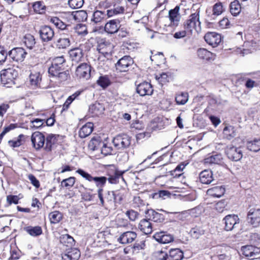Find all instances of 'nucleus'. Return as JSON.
<instances>
[{
    "label": "nucleus",
    "instance_id": "72a5a7b5",
    "mask_svg": "<svg viewBox=\"0 0 260 260\" xmlns=\"http://www.w3.org/2000/svg\"><path fill=\"white\" fill-rule=\"evenodd\" d=\"M223 137L228 140H231L236 135V133L233 126L229 125L225 126L223 131Z\"/></svg>",
    "mask_w": 260,
    "mask_h": 260
},
{
    "label": "nucleus",
    "instance_id": "5fc2aeb1",
    "mask_svg": "<svg viewBox=\"0 0 260 260\" xmlns=\"http://www.w3.org/2000/svg\"><path fill=\"white\" fill-rule=\"evenodd\" d=\"M75 31L79 35H86L87 34V29L85 25L78 24L74 27Z\"/></svg>",
    "mask_w": 260,
    "mask_h": 260
},
{
    "label": "nucleus",
    "instance_id": "bf43d9fd",
    "mask_svg": "<svg viewBox=\"0 0 260 260\" xmlns=\"http://www.w3.org/2000/svg\"><path fill=\"white\" fill-rule=\"evenodd\" d=\"M84 0H69L68 4L72 9H79L82 7Z\"/></svg>",
    "mask_w": 260,
    "mask_h": 260
},
{
    "label": "nucleus",
    "instance_id": "6e6d98bb",
    "mask_svg": "<svg viewBox=\"0 0 260 260\" xmlns=\"http://www.w3.org/2000/svg\"><path fill=\"white\" fill-rule=\"evenodd\" d=\"M76 179L74 177H70L63 179L61 182V186L67 188L72 187L75 183Z\"/></svg>",
    "mask_w": 260,
    "mask_h": 260
},
{
    "label": "nucleus",
    "instance_id": "2eb2a0df",
    "mask_svg": "<svg viewBox=\"0 0 260 260\" xmlns=\"http://www.w3.org/2000/svg\"><path fill=\"white\" fill-rule=\"evenodd\" d=\"M39 34L41 39L44 42L50 41L54 36V30L48 26H42L39 30Z\"/></svg>",
    "mask_w": 260,
    "mask_h": 260
},
{
    "label": "nucleus",
    "instance_id": "39448f33",
    "mask_svg": "<svg viewBox=\"0 0 260 260\" xmlns=\"http://www.w3.org/2000/svg\"><path fill=\"white\" fill-rule=\"evenodd\" d=\"M224 222V230L226 231H231L237 228L239 224L240 219L238 215L229 214L225 216L223 219Z\"/></svg>",
    "mask_w": 260,
    "mask_h": 260
},
{
    "label": "nucleus",
    "instance_id": "e433bc0d",
    "mask_svg": "<svg viewBox=\"0 0 260 260\" xmlns=\"http://www.w3.org/2000/svg\"><path fill=\"white\" fill-rule=\"evenodd\" d=\"M80 256V252L77 249H73L69 251L68 253L62 256L64 260H77Z\"/></svg>",
    "mask_w": 260,
    "mask_h": 260
},
{
    "label": "nucleus",
    "instance_id": "a19ab883",
    "mask_svg": "<svg viewBox=\"0 0 260 260\" xmlns=\"http://www.w3.org/2000/svg\"><path fill=\"white\" fill-rule=\"evenodd\" d=\"M25 230L31 236H38L42 234V228L39 226H27L25 228Z\"/></svg>",
    "mask_w": 260,
    "mask_h": 260
},
{
    "label": "nucleus",
    "instance_id": "ea45409f",
    "mask_svg": "<svg viewBox=\"0 0 260 260\" xmlns=\"http://www.w3.org/2000/svg\"><path fill=\"white\" fill-rule=\"evenodd\" d=\"M90 110L95 115H99L102 114L105 110L103 104L99 103H95L90 107Z\"/></svg>",
    "mask_w": 260,
    "mask_h": 260
},
{
    "label": "nucleus",
    "instance_id": "4d7b16f0",
    "mask_svg": "<svg viewBox=\"0 0 260 260\" xmlns=\"http://www.w3.org/2000/svg\"><path fill=\"white\" fill-rule=\"evenodd\" d=\"M227 205L228 202L225 200H221L215 204V209L217 212L222 213Z\"/></svg>",
    "mask_w": 260,
    "mask_h": 260
},
{
    "label": "nucleus",
    "instance_id": "dca6fc26",
    "mask_svg": "<svg viewBox=\"0 0 260 260\" xmlns=\"http://www.w3.org/2000/svg\"><path fill=\"white\" fill-rule=\"evenodd\" d=\"M120 21L118 19H112L108 21L104 26V30L108 34L116 33L120 27Z\"/></svg>",
    "mask_w": 260,
    "mask_h": 260
},
{
    "label": "nucleus",
    "instance_id": "c85d7f7f",
    "mask_svg": "<svg viewBox=\"0 0 260 260\" xmlns=\"http://www.w3.org/2000/svg\"><path fill=\"white\" fill-rule=\"evenodd\" d=\"M70 56L73 61L78 62L83 56V50L79 48H75L70 50Z\"/></svg>",
    "mask_w": 260,
    "mask_h": 260
},
{
    "label": "nucleus",
    "instance_id": "c756f323",
    "mask_svg": "<svg viewBox=\"0 0 260 260\" xmlns=\"http://www.w3.org/2000/svg\"><path fill=\"white\" fill-rule=\"evenodd\" d=\"M183 257V252L180 249L174 248L170 250L169 260H181Z\"/></svg>",
    "mask_w": 260,
    "mask_h": 260
},
{
    "label": "nucleus",
    "instance_id": "680f3d73",
    "mask_svg": "<svg viewBox=\"0 0 260 260\" xmlns=\"http://www.w3.org/2000/svg\"><path fill=\"white\" fill-rule=\"evenodd\" d=\"M43 124L44 120L37 118L30 121V126L32 128H38L42 126Z\"/></svg>",
    "mask_w": 260,
    "mask_h": 260
},
{
    "label": "nucleus",
    "instance_id": "7ed1b4c3",
    "mask_svg": "<svg viewBox=\"0 0 260 260\" xmlns=\"http://www.w3.org/2000/svg\"><path fill=\"white\" fill-rule=\"evenodd\" d=\"M247 220L250 225L254 228L260 225V208L256 207L250 208L248 212Z\"/></svg>",
    "mask_w": 260,
    "mask_h": 260
},
{
    "label": "nucleus",
    "instance_id": "864d4df0",
    "mask_svg": "<svg viewBox=\"0 0 260 260\" xmlns=\"http://www.w3.org/2000/svg\"><path fill=\"white\" fill-rule=\"evenodd\" d=\"M53 77H56L61 82L66 81L70 78V75L68 71H59L56 75H51Z\"/></svg>",
    "mask_w": 260,
    "mask_h": 260
},
{
    "label": "nucleus",
    "instance_id": "e2e57ef3",
    "mask_svg": "<svg viewBox=\"0 0 260 260\" xmlns=\"http://www.w3.org/2000/svg\"><path fill=\"white\" fill-rule=\"evenodd\" d=\"M32 7L35 11L40 13L41 10H43L45 8V6L43 4V3L38 1L34 3Z\"/></svg>",
    "mask_w": 260,
    "mask_h": 260
},
{
    "label": "nucleus",
    "instance_id": "de8ad7c7",
    "mask_svg": "<svg viewBox=\"0 0 260 260\" xmlns=\"http://www.w3.org/2000/svg\"><path fill=\"white\" fill-rule=\"evenodd\" d=\"M190 234L193 238L198 239L205 234V230L202 227H195L190 230Z\"/></svg>",
    "mask_w": 260,
    "mask_h": 260
},
{
    "label": "nucleus",
    "instance_id": "7c9ffc66",
    "mask_svg": "<svg viewBox=\"0 0 260 260\" xmlns=\"http://www.w3.org/2000/svg\"><path fill=\"white\" fill-rule=\"evenodd\" d=\"M103 143L101 141V139L99 137H93L89 141L88 148L92 151H94L101 148Z\"/></svg>",
    "mask_w": 260,
    "mask_h": 260
},
{
    "label": "nucleus",
    "instance_id": "603ef678",
    "mask_svg": "<svg viewBox=\"0 0 260 260\" xmlns=\"http://www.w3.org/2000/svg\"><path fill=\"white\" fill-rule=\"evenodd\" d=\"M188 163L182 162L178 165L172 173V175L176 177H179L182 173L181 172L184 170Z\"/></svg>",
    "mask_w": 260,
    "mask_h": 260
},
{
    "label": "nucleus",
    "instance_id": "69168bd1",
    "mask_svg": "<svg viewBox=\"0 0 260 260\" xmlns=\"http://www.w3.org/2000/svg\"><path fill=\"white\" fill-rule=\"evenodd\" d=\"M28 178L30 180L31 183L36 188H39L40 186L39 180L32 174H29Z\"/></svg>",
    "mask_w": 260,
    "mask_h": 260
},
{
    "label": "nucleus",
    "instance_id": "c9c22d12",
    "mask_svg": "<svg viewBox=\"0 0 260 260\" xmlns=\"http://www.w3.org/2000/svg\"><path fill=\"white\" fill-rule=\"evenodd\" d=\"M70 44L71 42L70 39L64 37H60L56 42V46L59 49L67 48L70 45Z\"/></svg>",
    "mask_w": 260,
    "mask_h": 260
},
{
    "label": "nucleus",
    "instance_id": "0e129e2a",
    "mask_svg": "<svg viewBox=\"0 0 260 260\" xmlns=\"http://www.w3.org/2000/svg\"><path fill=\"white\" fill-rule=\"evenodd\" d=\"M126 216L132 221H135L138 216V213L133 210L127 211L126 212Z\"/></svg>",
    "mask_w": 260,
    "mask_h": 260
},
{
    "label": "nucleus",
    "instance_id": "8fccbe9b",
    "mask_svg": "<svg viewBox=\"0 0 260 260\" xmlns=\"http://www.w3.org/2000/svg\"><path fill=\"white\" fill-rule=\"evenodd\" d=\"M75 21L77 22L84 21L87 19V14L85 11L80 10L74 11Z\"/></svg>",
    "mask_w": 260,
    "mask_h": 260
},
{
    "label": "nucleus",
    "instance_id": "a211bd4d",
    "mask_svg": "<svg viewBox=\"0 0 260 260\" xmlns=\"http://www.w3.org/2000/svg\"><path fill=\"white\" fill-rule=\"evenodd\" d=\"M137 234L133 231H127L123 233L119 238L117 241L122 244H126L133 242L137 238Z\"/></svg>",
    "mask_w": 260,
    "mask_h": 260
},
{
    "label": "nucleus",
    "instance_id": "bb28decb",
    "mask_svg": "<svg viewBox=\"0 0 260 260\" xmlns=\"http://www.w3.org/2000/svg\"><path fill=\"white\" fill-rule=\"evenodd\" d=\"M125 8L124 6L115 5L112 8L107 10V15L109 18L112 17L123 14Z\"/></svg>",
    "mask_w": 260,
    "mask_h": 260
},
{
    "label": "nucleus",
    "instance_id": "aec40b11",
    "mask_svg": "<svg viewBox=\"0 0 260 260\" xmlns=\"http://www.w3.org/2000/svg\"><path fill=\"white\" fill-rule=\"evenodd\" d=\"M42 76L39 72H32L29 76V82L30 87L33 89L40 87Z\"/></svg>",
    "mask_w": 260,
    "mask_h": 260
},
{
    "label": "nucleus",
    "instance_id": "ddd939ff",
    "mask_svg": "<svg viewBox=\"0 0 260 260\" xmlns=\"http://www.w3.org/2000/svg\"><path fill=\"white\" fill-rule=\"evenodd\" d=\"M26 54L25 50L21 47L14 48L9 52V56L16 61H22Z\"/></svg>",
    "mask_w": 260,
    "mask_h": 260
},
{
    "label": "nucleus",
    "instance_id": "412c9836",
    "mask_svg": "<svg viewBox=\"0 0 260 260\" xmlns=\"http://www.w3.org/2000/svg\"><path fill=\"white\" fill-rule=\"evenodd\" d=\"M153 238L158 242L167 244L174 240L173 237L170 234H166L163 232H157L153 235Z\"/></svg>",
    "mask_w": 260,
    "mask_h": 260
},
{
    "label": "nucleus",
    "instance_id": "4468645a",
    "mask_svg": "<svg viewBox=\"0 0 260 260\" xmlns=\"http://www.w3.org/2000/svg\"><path fill=\"white\" fill-rule=\"evenodd\" d=\"M205 41L213 47H216L221 42V36L214 32H209L204 36Z\"/></svg>",
    "mask_w": 260,
    "mask_h": 260
},
{
    "label": "nucleus",
    "instance_id": "4c0bfd02",
    "mask_svg": "<svg viewBox=\"0 0 260 260\" xmlns=\"http://www.w3.org/2000/svg\"><path fill=\"white\" fill-rule=\"evenodd\" d=\"M23 43L28 48L32 49L36 44L35 39L32 35L26 34L24 36Z\"/></svg>",
    "mask_w": 260,
    "mask_h": 260
},
{
    "label": "nucleus",
    "instance_id": "774afa93",
    "mask_svg": "<svg viewBox=\"0 0 260 260\" xmlns=\"http://www.w3.org/2000/svg\"><path fill=\"white\" fill-rule=\"evenodd\" d=\"M101 151L102 154L107 155L111 153L112 149L110 147H108L106 144L103 143L101 147Z\"/></svg>",
    "mask_w": 260,
    "mask_h": 260
},
{
    "label": "nucleus",
    "instance_id": "cd10ccee",
    "mask_svg": "<svg viewBox=\"0 0 260 260\" xmlns=\"http://www.w3.org/2000/svg\"><path fill=\"white\" fill-rule=\"evenodd\" d=\"M93 124L91 122H88L83 125L79 130V136L81 138H84L88 136L92 132Z\"/></svg>",
    "mask_w": 260,
    "mask_h": 260
},
{
    "label": "nucleus",
    "instance_id": "13d9d810",
    "mask_svg": "<svg viewBox=\"0 0 260 260\" xmlns=\"http://www.w3.org/2000/svg\"><path fill=\"white\" fill-rule=\"evenodd\" d=\"M118 196L119 194H116L114 191H107L105 194L104 198L107 202H116L117 197Z\"/></svg>",
    "mask_w": 260,
    "mask_h": 260
},
{
    "label": "nucleus",
    "instance_id": "79ce46f5",
    "mask_svg": "<svg viewBox=\"0 0 260 260\" xmlns=\"http://www.w3.org/2000/svg\"><path fill=\"white\" fill-rule=\"evenodd\" d=\"M175 100L178 105H184L188 100V94L187 92L178 93L175 98Z\"/></svg>",
    "mask_w": 260,
    "mask_h": 260
},
{
    "label": "nucleus",
    "instance_id": "f3484780",
    "mask_svg": "<svg viewBox=\"0 0 260 260\" xmlns=\"http://www.w3.org/2000/svg\"><path fill=\"white\" fill-rule=\"evenodd\" d=\"M153 91V89L151 84L147 82L139 84L137 87V92L141 96L151 95Z\"/></svg>",
    "mask_w": 260,
    "mask_h": 260
},
{
    "label": "nucleus",
    "instance_id": "09e8293b",
    "mask_svg": "<svg viewBox=\"0 0 260 260\" xmlns=\"http://www.w3.org/2000/svg\"><path fill=\"white\" fill-rule=\"evenodd\" d=\"M168 255L166 251L158 250L153 253L152 260H167Z\"/></svg>",
    "mask_w": 260,
    "mask_h": 260
},
{
    "label": "nucleus",
    "instance_id": "37998d69",
    "mask_svg": "<svg viewBox=\"0 0 260 260\" xmlns=\"http://www.w3.org/2000/svg\"><path fill=\"white\" fill-rule=\"evenodd\" d=\"M222 156L221 154H215L209 156L205 159V162L209 164H218L222 161Z\"/></svg>",
    "mask_w": 260,
    "mask_h": 260
},
{
    "label": "nucleus",
    "instance_id": "a18cd8bd",
    "mask_svg": "<svg viewBox=\"0 0 260 260\" xmlns=\"http://www.w3.org/2000/svg\"><path fill=\"white\" fill-rule=\"evenodd\" d=\"M223 6L221 3H216L213 7V13L211 15V17L213 19L215 18V17L218 16L222 14L223 12Z\"/></svg>",
    "mask_w": 260,
    "mask_h": 260
},
{
    "label": "nucleus",
    "instance_id": "6ab92c4d",
    "mask_svg": "<svg viewBox=\"0 0 260 260\" xmlns=\"http://www.w3.org/2000/svg\"><path fill=\"white\" fill-rule=\"evenodd\" d=\"M180 7L176 6L173 9L169 12V18L171 24L174 26H177L181 19V15L179 13Z\"/></svg>",
    "mask_w": 260,
    "mask_h": 260
},
{
    "label": "nucleus",
    "instance_id": "423d86ee",
    "mask_svg": "<svg viewBox=\"0 0 260 260\" xmlns=\"http://www.w3.org/2000/svg\"><path fill=\"white\" fill-rule=\"evenodd\" d=\"M63 56L56 57L53 59L51 66L48 69L50 75H56L57 72L62 71V64L65 62Z\"/></svg>",
    "mask_w": 260,
    "mask_h": 260
},
{
    "label": "nucleus",
    "instance_id": "a878e982",
    "mask_svg": "<svg viewBox=\"0 0 260 260\" xmlns=\"http://www.w3.org/2000/svg\"><path fill=\"white\" fill-rule=\"evenodd\" d=\"M200 180L203 184H210L213 181L212 172L209 170H205L200 174Z\"/></svg>",
    "mask_w": 260,
    "mask_h": 260
},
{
    "label": "nucleus",
    "instance_id": "3c124183",
    "mask_svg": "<svg viewBox=\"0 0 260 260\" xmlns=\"http://www.w3.org/2000/svg\"><path fill=\"white\" fill-rule=\"evenodd\" d=\"M147 214L149 217L148 219L157 222L161 219V214L155 212L152 209L148 210Z\"/></svg>",
    "mask_w": 260,
    "mask_h": 260
},
{
    "label": "nucleus",
    "instance_id": "f704fd0d",
    "mask_svg": "<svg viewBox=\"0 0 260 260\" xmlns=\"http://www.w3.org/2000/svg\"><path fill=\"white\" fill-rule=\"evenodd\" d=\"M242 9V7L237 0H235L230 4V12L231 14L234 16H237L238 15Z\"/></svg>",
    "mask_w": 260,
    "mask_h": 260
},
{
    "label": "nucleus",
    "instance_id": "338daca9",
    "mask_svg": "<svg viewBox=\"0 0 260 260\" xmlns=\"http://www.w3.org/2000/svg\"><path fill=\"white\" fill-rule=\"evenodd\" d=\"M7 52L4 47L0 46V63L4 62L7 57Z\"/></svg>",
    "mask_w": 260,
    "mask_h": 260
},
{
    "label": "nucleus",
    "instance_id": "9b49d317",
    "mask_svg": "<svg viewBox=\"0 0 260 260\" xmlns=\"http://www.w3.org/2000/svg\"><path fill=\"white\" fill-rule=\"evenodd\" d=\"M226 153L229 159L236 161L240 160L243 156L242 151L240 148L231 145L226 147Z\"/></svg>",
    "mask_w": 260,
    "mask_h": 260
},
{
    "label": "nucleus",
    "instance_id": "6e6552de",
    "mask_svg": "<svg viewBox=\"0 0 260 260\" xmlns=\"http://www.w3.org/2000/svg\"><path fill=\"white\" fill-rule=\"evenodd\" d=\"M31 141L33 147L36 150H40L44 147L45 137L41 132H35L31 135Z\"/></svg>",
    "mask_w": 260,
    "mask_h": 260
},
{
    "label": "nucleus",
    "instance_id": "f03ea898",
    "mask_svg": "<svg viewBox=\"0 0 260 260\" xmlns=\"http://www.w3.org/2000/svg\"><path fill=\"white\" fill-rule=\"evenodd\" d=\"M18 73L14 68L3 70L0 73L1 81L3 84L10 87L14 84V80L18 76Z\"/></svg>",
    "mask_w": 260,
    "mask_h": 260
},
{
    "label": "nucleus",
    "instance_id": "49530a36",
    "mask_svg": "<svg viewBox=\"0 0 260 260\" xmlns=\"http://www.w3.org/2000/svg\"><path fill=\"white\" fill-rule=\"evenodd\" d=\"M247 147L250 151L257 152L260 150V139L248 142L247 144Z\"/></svg>",
    "mask_w": 260,
    "mask_h": 260
},
{
    "label": "nucleus",
    "instance_id": "0eeeda50",
    "mask_svg": "<svg viewBox=\"0 0 260 260\" xmlns=\"http://www.w3.org/2000/svg\"><path fill=\"white\" fill-rule=\"evenodd\" d=\"M91 68V66L87 63H82L77 67L76 75L79 78L87 80L90 77Z\"/></svg>",
    "mask_w": 260,
    "mask_h": 260
},
{
    "label": "nucleus",
    "instance_id": "c03bdc74",
    "mask_svg": "<svg viewBox=\"0 0 260 260\" xmlns=\"http://www.w3.org/2000/svg\"><path fill=\"white\" fill-rule=\"evenodd\" d=\"M106 14L101 11H95L92 14V21L95 23L102 22L105 18Z\"/></svg>",
    "mask_w": 260,
    "mask_h": 260
},
{
    "label": "nucleus",
    "instance_id": "393cba45",
    "mask_svg": "<svg viewBox=\"0 0 260 260\" xmlns=\"http://www.w3.org/2000/svg\"><path fill=\"white\" fill-rule=\"evenodd\" d=\"M59 137L58 135L49 134L45 138L46 143L44 145V149L47 151L51 150L52 146L57 142V138Z\"/></svg>",
    "mask_w": 260,
    "mask_h": 260
},
{
    "label": "nucleus",
    "instance_id": "f8f14e48",
    "mask_svg": "<svg viewBox=\"0 0 260 260\" xmlns=\"http://www.w3.org/2000/svg\"><path fill=\"white\" fill-rule=\"evenodd\" d=\"M133 62V60L129 56H124L115 64L116 70L120 72H126Z\"/></svg>",
    "mask_w": 260,
    "mask_h": 260
},
{
    "label": "nucleus",
    "instance_id": "473e14b6",
    "mask_svg": "<svg viewBox=\"0 0 260 260\" xmlns=\"http://www.w3.org/2000/svg\"><path fill=\"white\" fill-rule=\"evenodd\" d=\"M62 213L58 211H54L49 214V220L52 224L59 223L62 220Z\"/></svg>",
    "mask_w": 260,
    "mask_h": 260
},
{
    "label": "nucleus",
    "instance_id": "4be33fe9",
    "mask_svg": "<svg viewBox=\"0 0 260 260\" xmlns=\"http://www.w3.org/2000/svg\"><path fill=\"white\" fill-rule=\"evenodd\" d=\"M225 191V188L222 186H215L208 189L207 194L214 198H220L224 194Z\"/></svg>",
    "mask_w": 260,
    "mask_h": 260
},
{
    "label": "nucleus",
    "instance_id": "b1692460",
    "mask_svg": "<svg viewBox=\"0 0 260 260\" xmlns=\"http://www.w3.org/2000/svg\"><path fill=\"white\" fill-rule=\"evenodd\" d=\"M197 54L199 58L207 60H213L216 57L215 54L204 48L199 49Z\"/></svg>",
    "mask_w": 260,
    "mask_h": 260
},
{
    "label": "nucleus",
    "instance_id": "58836bf2",
    "mask_svg": "<svg viewBox=\"0 0 260 260\" xmlns=\"http://www.w3.org/2000/svg\"><path fill=\"white\" fill-rule=\"evenodd\" d=\"M60 242L68 247L72 246L74 242V238L68 234L61 235L59 238Z\"/></svg>",
    "mask_w": 260,
    "mask_h": 260
},
{
    "label": "nucleus",
    "instance_id": "2f4dec72",
    "mask_svg": "<svg viewBox=\"0 0 260 260\" xmlns=\"http://www.w3.org/2000/svg\"><path fill=\"white\" fill-rule=\"evenodd\" d=\"M96 83L103 89H105L110 85L111 82L109 76L101 75L97 80Z\"/></svg>",
    "mask_w": 260,
    "mask_h": 260
},
{
    "label": "nucleus",
    "instance_id": "052dcab7",
    "mask_svg": "<svg viewBox=\"0 0 260 260\" xmlns=\"http://www.w3.org/2000/svg\"><path fill=\"white\" fill-rule=\"evenodd\" d=\"M62 17L69 23H73L74 21H76L74 12H64L62 14Z\"/></svg>",
    "mask_w": 260,
    "mask_h": 260
},
{
    "label": "nucleus",
    "instance_id": "1a4fd4ad",
    "mask_svg": "<svg viewBox=\"0 0 260 260\" xmlns=\"http://www.w3.org/2000/svg\"><path fill=\"white\" fill-rule=\"evenodd\" d=\"M242 254L249 259H254L258 258L260 250L252 245H246L241 248Z\"/></svg>",
    "mask_w": 260,
    "mask_h": 260
},
{
    "label": "nucleus",
    "instance_id": "f257e3e1",
    "mask_svg": "<svg viewBox=\"0 0 260 260\" xmlns=\"http://www.w3.org/2000/svg\"><path fill=\"white\" fill-rule=\"evenodd\" d=\"M183 27L186 30L188 35H192L194 32L199 31L201 29L200 12H196L190 15L184 22Z\"/></svg>",
    "mask_w": 260,
    "mask_h": 260
},
{
    "label": "nucleus",
    "instance_id": "9d476101",
    "mask_svg": "<svg viewBox=\"0 0 260 260\" xmlns=\"http://www.w3.org/2000/svg\"><path fill=\"white\" fill-rule=\"evenodd\" d=\"M113 143L117 149L125 148L131 144L130 138L126 135H118L113 139Z\"/></svg>",
    "mask_w": 260,
    "mask_h": 260
},
{
    "label": "nucleus",
    "instance_id": "5701e85b",
    "mask_svg": "<svg viewBox=\"0 0 260 260\" xmlns=\"http://www.w3.org/2000/svg\"><path fill=\"white\" fill-rule=\"evenodd\" d=\"M139 228L145 234H151L152 232V224L149 219H143L140 221Z\"/></svg>",
    "mask_w": 260,
    "mask_h": 260
},
{
    "label": "nucleus",
    "instance_id": "20e7f679",
    "mask_svg": "<svg viewBox=\"0 0 260 260\" xmlns=\"http://www.w3.org/2000/svg\"><path fill=\"white\" fill-rule=\"evenodd\" d=\"M76 172L88 181H94L95 183V185L99 187V188H103L107 180V178L106 177H92L90 174L81 169H78Z\"/></svg>",
    "mask_w": 260,
    "mask_h": 260
}]
</instances>
